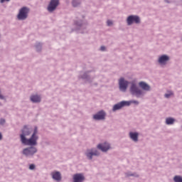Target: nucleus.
I'll return each mask as SVG.
<instances>
[{"mask_svg": "<svg viewBox=\"0 0 182 182\" xmlns=\"http://www.w3.org/2000/svg\"><path fill=\"white\" fill-rule=\"evenodd\" d=\"M58 5H59V0H51L48 6V12H53L58 7Z\"/></svg>", "mask_w": 182, "mask_h": 182, "instance_id": "5", "label": "nucleus"}, {"mask_svg": "<svg viewBox=\"0 0 182 182\" xmlns=\"http://www.w3.org/2000/svg\"><path fill=\"white\" fill-rule=\"evenodd\" d=\"M107 23L108 26L113 25V22H112V21H110V20H108L107 21Z\"/></svg>", "mask_w": 182, "mask_h": 182, "instance_id": "21", "label": "nucleus"}, {"mask_svg": "<svg viewBox=\"0 0 182 182\" xmlns=\"http://www.w3.org/2000/svg\"><path fill=\"white\" fill-rule=\"evenodd\" d=\"M173 180L175 182H182V177L180 176H176Z\"/></svg>", "mask_w": 182, "mask_h": 182, "instance_id": "19", "label": "nucleus"}, {"mask_svg": "<svg viewBox=\"0 0 182 182\" xmlns=\"http://www.w3.org/2000/svg\"><path fill=\"white\" fill-rule=\"evenodd\" d=\"M140 87H141V89H143V90H146L149 91L150 90V86L149 85H147V83L144 82H140L139 83Z\"/></svg>", "mask_w": 182, "mask_h": 182, "instance_id": "14", "label": "nucleus"}, {"mask_svg": "<svg viewBox=\"0 0 182 182\" xmlns=\"http://www.w3.org/2000/svg\"><path fill=\"white\" fill-rule=\"evenodd\" d=\"M119 85L120 90H122V92H126L127 86H129V82L124 80V78H120Z\"/></svg>", "mask_w": 182, "mask_h": 182, "instance_id": "7", "label": "nucleus"}, {"mask_svg": "<svg viewBox=\"0 0 182 182\" xmlns=\"http://www.w3.org/2000/svg\"><path fill=\"white\" fill-rule=\"evenodd\" d=\"M169 59L168 56L164 55L159 58V62L160 65H166V63L168 61Z\"/></svg>", "mask_w": 182, "mask_h": 182, "instance_id": "13", "label": "nucleus"}, {"mask_svg": "<svg viewBox=\"0 0 182 182\" xmlns=\"http://www.w3.org/2000/svg\"><path fill=\"white\" fill-rule=\"evenodd\" d=\"M124 106H130V102H129V101H122L114 105L112 110L113 112H116V110H120V109Z\"/></svg>", "mask_w": 182, "mask_h": 182, "instance_id": "6", "label": "nucleus"}, {"mask_svg": "<svg viewBox=\"0 0 182 182\" xmlns=\"http://www.w3.org/2000/svg\"><path fill=\"white\" fill-rule=\"evenodd\" d=\"M129 136L134 141H137V140H139V134H137V132H130Z\"/></svg>", "mask_w": 182, "mask_h": 182, "instance_id": "16", "label": "nucleus"}, {"mask_svg": "<svg viewBox=\"0 0 182 182\" xmlns=\"http://www.w3.org/2000/svg\"><path fill=\"white\" fill-rule=\"evenodd\" d=\"M31 100L33 103H39V102H41V97L38 95H32L31 97Z\"/></svg>", "mask_w": 182, "mask_h": 182, "instance_id": "17", "label": "nucleus"}, {"mask_svg": "<svg viewBox=\"0 0 182 182\" xmlns=\"http://www.w3.org/2000/svg\"><path fill=\"white\" fill-rule=\"evenodd\" d=\"M73 6H77V4H76V0L73 1Z\"/></svg>", "mask_w": 182, "mask_h": 182, "instance_id": "25", "label": "nucleus"}, {"mask_svg": "<svg viewBox=\"0 0 182 182\" xmlns=\"http://www.w3.org/2000/svg\"><path fill=\"white\" fill-rule=\"evenodd\" d=\"M170 96H173V92L171 91L168 93L165 94V97H166V98L170 97Z\"/></svg>", "mask_w": 182, "mask_h": 182, "instance_id": "20", "label": "nucleus"}, {"mask_svg": "<svg viewBox=\"0 0 182 182\" xmlns=\"http://www.w3.org/2000/svg\"><path fill=\"white\" fill-rule=\"evenodd\" d=\"M100 50H106V48L105 46H101Z\"/></svg>", "mask_w": 182, "mask_h": 182, "instance_id": "27", "label": "nucleus"}, {"mask_svg": "<svg viewBox=\"0 0 182 182\" xmlns=\"http://www.w3.org/2000/svg\"><path fill=\"white\" fill-rule=\"evenodd\" d=\"M36 151L37 150L35 147L26 148L23 149V154H24L25 156H33V154H35Z\"/></svg>", "mask_w": 182, "mask_h": 182, "instance_id": "8", "label": "nucleus"}, {"mask_svg": "<svg viewBox=\"0 0 182 182\" xmlns=\"http://www.w3.org/2000/svg\"><path fill=\"white\" fill-rule=\"evenodd\" d=\"M129 102L130 103V105H132V103H134V105H139V102L136 100L129 101Z\"/></svg>", "mask_w": 182, "mask_h": 182, "instance_id": "22", "label": "nucleus"}, {"mask_svg": "<svg viewBox=\"0 0 182 182\" xmlns=\"http://www.w3.org/2000/svg\"><path fill=\"white\" fill-rule=\"evenodd\" d=\"M86 156L90 160H92V157H93V156H99V152L93 149L88 150L87 151Z\"/></svg>", "mask_w": 182, "mask_h": 182, "instance_id": "12", "label": "nucleus"}, {"mask_svg": "<svg viewBox=\"0 0 182 182\" xmlns=\"http://www.w3.org/2000/svg\"><path fill=\"white\" fill-rule=\"evenodd\" d=\"M28 14H29V9L23 7L20 9L17 18L19 19V21H24V19L28 18Z\"/></svg>", "mask_w": 182, "mask_h": 182, "instance_id": "2", "label": "nucleus"}, {"mask_svg": "<svg viewBox=\"0 0 182 182\" xmlns=\"http://www.w3.org/2000/svg\"><path fill=\"white\" fill-rule=\"evenodd\" d=\"M105 117L106 113L103 111H100L93 116V119H95V120H105Z\"/></svg>", "mask_w": 182, "mask_h": 182, "instance_id": "9", "label": "nucleus"}, {"mask_svg": "<svg viewBox=\"0 0 182 182\" xmlns=\"http://www.w3.org/2000/svg\"><path fill=\"white\" fill-rule=\"evenodd\" d=\"M97 149L101 151H107V150L110 149V145L107 143L100 144L97 145Z\"/></svg>", "mask_w": 182, "mask_h": 182, "instance_id": "10", "label": "nucleus"}, {"mask_svg": "<svg viewBox=\"0 0 182 182\" xmlns=\"http://www.w3.org/2000/svg\"><path fill=\"white\" fill-rule=\"evenodd\" d=\"M166 124H173V123H174V119H173V118H166Z\"/></svg>", "mask_w": 182, "mask_h": 182, "instance_id": "18", "label": "nucleus"}, {"mask_svg": "<svg viewBox=\"0 0 182 182\" xmlns=\"http://www.w3.org/2000/svg\"><path fill=\"white\" fill-rule=\"evenodd\" d=\"M0 124H5V119H0Z\"/></svg>", "mask_w": 182, "mask_h": 182, "instance_id": "24", "label": "nucleus"}, {"mask_svg": "<svg viewBox=\"0 0 182 182\" xmlns=\"http://www.w3.org/2000/svg\"><path fill=\"white\" fill-rule=\"evenodd\" d=\"M166 2H167V0H166Z\"/></svg>", "mask_w": 182, "mask_h": 182, "instance_id": "29", "label": "nucleus"}, {"mask_svg": "<svg viewBox=\"0 0 182 182\" xmlns=\"http://www.w3.org/2000/svg\"><path fill=\"white\" fill-rule=\"evenodd\" d=\"M52 177L56 181H60L62 177L60 176V173L59 172H53L52 173Z\"/></svg>", "mask_w": 182, "mask_h": 182, "instance_id": "15", "label": "nucleus"}, {"mask_svg": "<svg viewBox=\"0 0 182 182\" xmlns=\"http://www.w3.org/2000/svg\"><path fill=\"white\" fill-rule=\"evenodd\" d=\"M31 134V129L28 128L27 126H24L22 129V134L20 135L21 141L23 144L26 146H36L38 141V127L34 128L33 133L31 137L28 139H26V136H29Z\"/></svg>", "mask_w": 182, "mask_h": 182, "instance_id": "1", "label": "nucleus"}, {"mask_svg": "<svg viewBox=\"0 0 182 182\" xmlns=\"http://www.w3.org/2000/svg\"><path fill=\"white\" fill-rule=\"evenodd\" d=\"M30 170H34L35 169V165L31 164L29 166Z\"/></svg>", "mask_w": 182, "mask_h": 182, "instance_id": "23", "label": "nucleus"}, {"mask_svg": "<svg viewBox=\"0 0 182 182\" xmlns=\"http://www.w3.org/2000/svg\"><path fill=\"white\" fill-rule=\"evenodd\" d=\"M127 22L128 25H132L134 22V23H140V17L138 16H129L127 19Z\"/></svg>", "mask_w": 182, "mask_h": 182, "instance_id": "4", "label": "nucleus"}, {"mask_svg": "<svg viewBox=\"0 0 182 182\" xmlns=\"http://www.w3.org/2000/svg\"><path fill=\"white\" fill-rule=\"evenodd\" d=\"M130 90H131V92L132 93V95H135V96H136L137 97H139V96H141V95H143V91H141V90L139 89L136 86V84H134V83L132 84Z\"/></svg>", "mask_w": 182, "mask_h": 182, "instance_id": "3", "label": "nucleus"}, {"mask_svg": "<svg viewBox=\"0 0 182 182\" xmlns=\"http://www.w3.org/2000/svg\"><path fill=\"white\" fill-rule=\"evenodd\" d=\"M85 176L82 173H77L73 176V182H83Z\"/></svg>", "mask_w": 182, "mask_h": 182, "instance_id": "11", "label": "nucleus"}, {"mask_svg": "<svg viewBox=\"0 0 182 182\" xmlns=\"http://www.w3.org/2000/svg\"><path fill=\"white\" fill-rule=\"evenodd\" d=\"M0 140H2V134L0 133Z\"/></svg>", "mask_w": 182, "mask_h": 182, "instance_id": "28", "label": "nucleus"}, {"mask_svg": "<svg viewBox=\"0 0 182 182\" xmlns=\"http://www.w3.org/2000/svg\"><path fill=\"white\" fill-rule=\"evenodd\" d=\"M10 0H1L0 2L4 4V2H9Z\"/></svg>", "mask_w": 182, "mask_h": 182, "instance_id": "26", "label": "nucleus"}]
</instances>
